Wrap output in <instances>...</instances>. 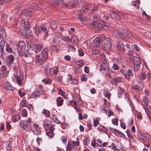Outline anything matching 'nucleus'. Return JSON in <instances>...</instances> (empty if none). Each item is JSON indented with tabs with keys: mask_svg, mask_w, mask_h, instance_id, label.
I'll list each match as a JSON object with an SVG mask.
<instances>
[{
	"mask_svg": "<svg viewBox=\"0 0 151 151\" xmlns=\"http://www.w3.org/2000/svg\"><path fill=\"white\" fill-rule=\"evenodd\" d=\"M60 38L65 42H70V38L68 36H61Z\"/></svg>",
	"mask_w": 151,
	"mask_h": 151,
	"instance_id": "nucleus-25",
	"label": "nucleus"
},
{
	"mask_svg": "<svg viewBox=\"0 0 151 151\" xmlns=\"http://www.w3.org/2000/svg\"><path fill=\"white\" fill-rule=\"evenodd\" d=\"M49 122L48 120H46L44 122V126L46 127H48L49 126Z\"/></svg>",
	"mask_w": 151,
	"mask_h": 151,
	"instance_id": "nucleus-56",
	"label": "nucleus"
},
{
	"mask_svg": "<svg viewBox=\"0 0 151 151\" xmlns=\"http://www.w3.org/2000/svg\"><path fill=\"white\" fill-rule=\"evenodd\" d=\"M40 28L42 30L43 32H47V29L44 25H41Z\"/></svg>",
	"mask_w": 151,
	"mask_h": 151,
	"instance_id": "nucleus-53",
	"label": "nucleus"
},
{
	"mask_svg": "<svg viewBox=\"0 0 151 151\" xmlns=\"http://www.w3.org/2000/svg\"><path fill=\"white\" fill-rule=\"evenodd\" d=\"M110 15L113 19L119 20L120 18L119 13L116 11H112Z\"/></svg>",
	"mask_w": 151,
	"mask_h": 151,
	"instance_id": "nucleus-8",
	"label": "nucleus"
},
{
	"mask_svg": "<svg viewBox=\"0 0 151 151\" xmlns=\"http://www.w3.org/2000/svg\"><path fill=\"white\" fill-rule=\"evenodd\" d=\"M56 79L59 81H61L62 80V77L60 76H58L56 77Z\"/></svg>",
	"mask_w": 151,
	"mask_h": 151,
	"instance_id": "nucleus-59",
	"label": "nucleus"
},
{
	"mask_svg": "<svg viewBox=\"0 0 151 151\" xmlns=\"http://www.w3.org/2000/svg\"><path fill=\"white\" fill-rule=\"evenodd\" d=\"M36 141L38 144H40V142H42V137H38L36 139Z\"/></svg>",
	"mask_w": 151,
	"mask_h": 151,
	"instance_id": "nucleus-52",
	"label": "nucleus"
},
{
	"mask_svg": "<svg viewBox=\"0 0 151 151\" xmlns=\"http://www.w3.org/2000/svg\"><path fill=\"white\" fill-rule=\"evenodd\" d=\"M90 9V8L87 6H85L83 7L81 11L84 12H87Z\"/></svg>",
	"mask_w": 151,
	"mask_h": 151,
	"instance_id": "nucleus-30",
	"label": "nucleus"
},
{
	"mask_svg": "<svg viewBox=\"0 0 151 151\" xmlns=\"http://www.w3.org/2000/svg\"><path fill=\"white\" fill-rule=\"evenodd\" d=\"M20 119V115H16L13 116L12 120L14 122H15L19 121Z\"/></svg>",
	"mask_w": 151,
	"mask_h": 151,
	"instance_id": "nucleus-23",
	"label": "nucleus"
},
{
	"mask_svg": "<svg viewBox=\"0 0 151 151\" xmlns=\"http://www.w3.org/2000/svg\"><path fill=\"white\" fill-rule=\"evenodd\" d=\"M0 36L3 38L6 36V34L4 28L2 27H0Z\"/></svg>",
	"mask_w": 151,
	"mask_h": 151,
	"instance_id": "nucleus-12",
	"label": "nucleus"
},
{
	"mask_svg": "<svg viewBox=\"0 0 151 151\" xmlns=\"http://www.w3.org/2000/svg\"><path fill=\"white\" fill-rule=\"evenodd\" d=\"M23 15L25 16H30L32 14L33 12L32 10L29 9H27L24 10L22 12Z\"/></svg>",
	"mask_w": 151,
	"mask_h": 151,
	"instance_id": "nucleus-9",
	"label": "nucleus"
},
{
	"mask_svg": "<svg viewBox=\"0 0 151 151\" xmlns=\"http://www.w3.org/2000/svg\"><path fill=\"white\" fill-rule=\"evenodd\" d=\"M99 51L97 50H94L92 51V53L94 54H97L99 53Z\"/></svg>",
	"mask_w": 151,
	"mask_h": 151,
	"instance_id": "nucleus-55",
	"label": "nucleus"
},
{
	"mask_svg": "<svg viewBox=\"0 0 151 151\" xmlns=\"http://www.w3.org/2000/svg\"><path fill=\"white\" fill-rule=\"evenodd\" d=\"M18 45L21 49H23L25 46L24 42L22 41H20L18 42Z\"/></svg>",
	"mask_w": 151,
	"mask_h": 151,
	"instance_id": "nucleus-24",
	"label": "nucleus"
},
{
	"mask_svg": "<svg viewBox=\"0 0 151 151\" xmlns=\"http://www.w3.org/2000/svg\"><path fill=\"white\" fill-rule=\"evenodd\" d=\"M147 78L148 81H149L151 80V74L150 73H148L147 74Z\"/></svg>",
	"mask_w": 151,
	"mask_h": 151,
	"instance_id": "nucleus-60",
	"label": "nucleus"
},
{
	"mask_svg": "<svg viewBox=\"0 0 151 151\" xmlns=\"http://www.w3.org/2000/svg\"><path fill=\"white\" fill-rule=\"evenodd\" d=\"M103 42V47L104 49L106 50H109L111 46L110 40L109 38H106L104 39Z\"/></svg>",
	"mask_w": 151,
	"mask_h": 151,
	"instance_id": "nucleus-2",
	"label": "nucleus"
},
{
	"mask_svg": "<svg viewBox=\"0 0 151 151\" xmlns=\"http://www.w3.org/2000/svg\"><path fill=\"white\" fill-rule=\"evenodd\" d=\"M143 101L146 106H147L148 105V100L147 98V97L146 96H145L144 97Z\"/></svg>",
	"mask_w": 151,
	"mask_h": 151,
	"instance_id": "nucleus-40",
	"label": "nucleus"
},
{
	"mask_svg": "<svg viewBox=\"0 0 151 151\" xmlns=\"http://www.w3.org/2000/svg\"><path fill=\"white\" fill-rule=\"evenodd\" d=\"M146 76L145 74L143 73H141L139 75V78H142L143 80L145 79L146 78Z\"/></svg>",
	"mask_w": 151,
	"mask_h": 151,
	"instance_id": "nucleus-45",
	"label": "nucleus"
},
{
	"mask_svg": "<svg viewBox=\"0 0 151 151\" xmlns=\"http://www.w3.org/2000/svg\"><path fill=\"white\" fill-rule=\"evenodd\" d=\"M76 64L79 68H80L82 66H83V64L82 60L77 61L76 62Z\"/></svg>",
	"mask_w": 151,
	"mask_h": 151,
	"instance_id": "nucleus-29",
	"label": "nucleus"
},
{
	"mask_svg": "<svg viewBox=\"0 0 151 151\" xmlns=\"http://www.w3.org/2000/svg\"><path fill=\"white\" fill-rule=\"evenodd\" d=\"M97 26L98 30L100 29H105L106 30L108 27L106 25H103L101 23L96 22H93L90 24V27H95Z\"/></svg>",
	"mask_w": 151,
	"mask_h": 151,
	"instance_id": "nucleus-3",
	"label": "nucleus"
},
{
	"mask_svg": "<svg viewBox=\"0 0 151 151\" xmlns=\"http://www.w3.org/2000/svg\"><path fill=\"white\" fill-rule=\"evenodd\" d=\"M112 123L115 125H117L118 124V120L117 118L113 119H112Z\"/></svg>",
	"mask_w": 151,
	"mask_h": 151,
	"instance_id": "nucleus-36",
	"label": "nucleus"
},
{
	"mask_svg": "<svg viewBox=\"0 0 151 151\" xmlns=\"http://www.w3.org/2000/svg\"><path fill=\"white\" fill-rule=\"evenodd\" d=\"M42 113L43 114H45L47 117H49L50 116L49 111L45 109H44L42 111Z\"/></svg>",
	"mask_w": 151,
	"mask_h": 151,
	"instance_id": "nucleus-27",
	"label": "nucleus"
},
{
	"mask_svg": "<svg viewBox=\"0 0 151 151\" xmlns=\"http://www.w3.org/2000/svg\"><path fill=\"white\" fill-rule=\"evenodd\" d=\"M117 132V134H118L119 135V136L121 137V136H122V137H125V136L124 133L119 131H118Z\"/></svg>",
	"mask_w": 151,
	"mask_h": 151,
	"instance_id": "nucleus-46",
	"label": "nucleus"
},
{
	"mask_svg": "<svg viewBox=\"0 0 151 151\" xmlns=\"http://www.w3.org/2000/svg\"><path fill=\"white\" fill-rule=\"evenodd\" d=\"M116 46L119 49L122 51H124V47L123 43L121 41H119L117 44L116 45Z\"/></svg>",
	"mask_w": 151,
	"mask_h": 151,
	"instance_id": "nucleus-13",
	"label": "nucleus"
},
{
	"mask_svg": "<svg viewBox=\"0 0 151 151\" xmlns=\"http://www.w3.org/2000/svg\"><path fill=\"white\" fill-rule=\"evenodd\" d=\"M50 27L53 29H56L57 27L56 23L54 21H51L50 22Z\"/></svg>",
	"mask_w": 151,
	"mask_h": 151,
	"instance_id": "nucleus-22",
	"label": "nucleus"
},
{
	"mask_svg": "<svg viewBox=\"0 0 151 151\" xmlns=\"http://www.w3.org/2000/svg\"><path fill=\"white\" fill-rule=\"evenodd\" d=\"M31 121V119L29 118L27 120L20 121L19 125L25 130L29 131L32 128L30 124Z\"/></svg>",
	"mask_w": 151,
	"mask_h": 151,
	"instance_id": "nucleus-1",
	"label": "nucleus"
},
{
	"mask_svg": "<svg viewBox=\"0 0 151 151\" xmlns=\"http://www.w3.org/2000/svg\"><path fill=\"white\" fill-rule=\"evenodd\" d=\"M47 135L50 138L53 137L54 136L53 133L50 132L47 133Z\"/></svg>",
	"mask_w": 151,
	"mask_h": 151,
	"instance_id": "nucleus-51",
	"label": "nucleus"
},
{
	"mask_svg": "<svg viewBox=\"0 0 151 151\" xmlns=\"http://www.w3.org/2000/svg\"><path fill=\"white\" fill-rule=\"evenodd\" d=\"M117 35L121 38H123L127 36V31L123 29H119L117 31Z\"/></svg>",
	"mask_w": 151,
	"mask_h": 151,
	"instance_id": "nucleus-6",
	"label": "nucleus"
},
{
	"mask_svg": "<svg viewBox=\"0 0 151 151\" xmlns=\"http://www.w3.org/2000/svg\"><path fill=\"white\" fill-rule=\"evenodd\" d=\"M70 41H73L74 42H77L78 41V39L76 37L73 36H72L71 39H70Z\"/></svg>",
	"mask_w": 151,
	"mask_h": 151,
	"instance_id": "nucleus-39",
	"label": "nucleus"
},
{
	"mask_svg": "<svg viewBox=\"0 0 151 151\" xmlns=\"http://www.w3.org/2000/svg\"><path fill=\"white\" fill-rule=\"evenodd\" d=\"M4 88L8 90L13 91L14 90V88L9 83H6L4 85Z\"/></svg>",
	"mask_w": 151,
	"mask_h": 151,
	"instance_id": "nucleus-15",
	"label": "nucleus"
},
{
	"mask_svg": "<svg viewBox=\"0 0 151 151\" xmlns=\"http://www.w3.org/2000/svg\"><path fill=\"white\" fill-rule=\"evenodd\" d=\"M114 113L110 109L108 110V116H110L111 115H113Z\"/></svg>",
	"mask_w": 151,
	"mask_h": 151,
	"instance_id": "nucleus-54",
	"label": "nucleus"
},
{
	"mask_svg": "<svg viewBox=\"0 0 151 151\" xmlns=\"http://www.w3.org/2000/svg\"><path fill=\"white\" fill-rule=\"evenodd\" d=\"M112 68L114 70H118L119 69V67L116 64L114 63L113 65Z\"/></svg>",
	"mask_w": 151,
	"mask_h": 151,
	"instance_id": "nucleus-37",
	"label": "nucleus"
},
{
	"mask_svg": "<svg viewBox=\"0 0 151 151\" xmlns=\"http://www.w3.org/2000/svg\"><path fill=\"white\" fill-rule=\"evenodd\" d=\"M111 145L112 147V148L113 150L115 151H119V149L116 148V147L114 144L113 143Z\"/></svg>",
	"mask_w": 151,
	"mask_h": 151,
	"instance_id": "nucleus-47",
	"label": "nucleus"
},
{
	"mask_svg": "<svg viewBox=\"0 0 151 151\" xmlns=\"http://www.w3.org/2000/svg\"><path fill=\"white\" fill-rule=\"evenodd\" d=\"M133 60L135 69L136 70H139V67L141 63V60L136 56L133 57Z\"/></svg>",
	"mask_w": 151,
	"mask_h": 151,
	"instance_id": "nucleus-4",
	"label": "nucleus"
},
{
	"mask_svg": "<svg viewBox=\"0 0 151 151\" xmlns=\"http://www.w3.org/2000/svg\"><path fill=\"white\" fill-rule=\"evenodd\" d=\"M6 68L5 66H2L1 69V71L4 74H6Z\"/></svg>",
	"mask_w": 151,
	"mask_h": 151,
	"instance_id": "nucleus-35",
	"label": "nucleus"
},
{
	"mask_svg": "<svg viewBox=\"0 0 151 151\" xmlns=\"http://www.w3.org/2000/svg\"><path fill=\"white\" fill-rule=\"evenodd\" d=\"M27 45L28 48L30 49L32 48H33V49L34 48V46L35 44H34L33 42L31 41H28L27 42Z\"/></svg>",
	"mask_w": 151,
	"mask_h": 151,
	"instance_id": "nucleus-21",
	"label": "nucleus"
},
{
	"mask_svg": "<svg viewBox=\"0 0 151 151\" xmlns=\"http://www.w3.org/2000/svg\"><path fill=\"white\" fill-rule=\"evenodd\" d=\"M42 82H44L45 84H48L50 83V80L49 79H44L42 80Z\"/></svg>",
	"mask_w": 151,
	"mask_h": 151,
	"instance_id": "nucleus-49",
	"label": "nucleus"
},
{
	"mask_svg": "<svg viewBox=\"0 0 151 151\" xmlns=\"http://www.w3.org/2000/svg\"><path fill=\"white\" fill-rule=\"evenodd\" d=\"M101 40L99 37L96 38L94 40V42L95 44L96 45H99L101 43Z\"/></svg>",
	"mask_w": 151,
	"mask_h": 151,
	"instance_id": "nucleus-28",
	"label": "nucleus"
},
{
	"mask_svg": "<svg viewBox=\"0 0 151 151\" xmlns=\"http://www.w3.org/2000/svg\"><path fill=\"white\" fill-rule=\"evenodd\" d=\"M65 59L68 61H69L71 59L70 57V56L68 55H66L65 56Z\"/></svg>",
	"mask_w": 151,
	"mask_h": 151,
	"instance_id": "nucleus-61",
	"label": "nucleus"
},
{
	"mask_svg": "<svg viewBox=\"0 0 151 151\" xmlns=\"http://www.w3.org/2000/svg\"><path fill=\"white\" fill-rule=\"evenodd\" d=\"M99 124V122L97 119H95L93 121V126L96 127Z\"/></svg>",
	"mask_w": 151,
	"mask_h": 151,
	"instance_id": "nucleus-48",
	"label": "nucleus"
},
{
	"mask_svg": "<svg viewBox=\"0 0 151 151\" xmlns=\"http://www.w3.org/2000/svg\"><path fill=\"white\" fill-rule=\"evenodd\" d=\"M146 139H147L148 141H151V135L148 133H146Z\"/></svg>",
	"mask_w": 151,
	"mask_h": 151,
	"instance_id": "nucleus-50",
	"label": "nucleus"
},
{
	"mask_svg": "<svg viewBox=\"0 0 151 151\" xmlns=\"http://www.w3.org/2000/svg\"><path fill=\"white\" fill-rule=\"evenodd\" d=\"M21 114L22 116L25 117L27 116V112L25 109H24L22 110Z\"/></svg>",
	"mask_w": 151,
	"mask_h": 151,
	"instance_id": "nucleus-41",
	"label": "nucleus"
},
{
	"mask_svg": "<svg viewBox=\"0 0 151 151\" xmlns=\"http://www.w3.org/2000/svg\"><path fill=\"white\" fill-rule=\"evenodd\" d=\"M87 76L86 75L83 74L82 78L81 79V81H86L87 80Z\"/></svg>",
	"mask_w": 151,
	"mask_h": 151,
	"instance_id": "nucleus-38",
	"label": "nucleus"
},
{
	"mask_svg": "<svg viewBox=\"0 0 151 151\" xmlns=\"http://www.w3.org/2000/svg\"><path fill=\"white\" fill-rule=\"evenodd\" d=\"M48 65H46V68H45V73L46 75L47 76L49 75H50L51 73V69L49 68Z\"/></svg>",
	"mask_w": 151,
	"mask_h": 151,
	"instance_id": "nucleus-20",
	"label": "nucleus"
},
{
	"mask_svg": "<svg viewBox=\"0 0 151 151\" xmlns=\"http://www.w3.org/2000/svg\"><path fill=\"white\" fill-rule=\"evenodd\" d=\"M101 58L103 60V63L106 65V67H108V63H107L106 56L104 54H102L101 56Z\"/></svg>",
	"mask_w": 151,
	"mask_h": 151,
	"instance_id": "nucleus-18",
	"label": "nucleus"
},
{
	"mask_svg": "<svg viewBox=\"0 0 151 151\" xmlns=\"http://www.w3.org/2000/svg\"><path fill=\"white\" fill-rule=\"evenodd\" d=\"M126 132L127 134V135H128V136L129 138H132V139H133L134 140V139L133 138L130 132L128 130Z\"/></svg>",
	"mask_w": 151,
	"mask_h": 151,
	"instance_id": "nucleus-44",
	"label": "nucleus"
},
{
	"mask_svg": "<svg viewBox=\"0 0 151 151\" xmlns=\"http://www.w3.org/2000/svg\"><path fill=\"white\" fill-rule=\"evenodd\" d=\"M48 50L47 49H44L42 52V54H41V55L45 60L48 57Z\"/></svg>",
	"mask_w": 151,
	"mask_h": 151,
	"instance_id": "nucleus-14",
	"label": "nucleus"
},
{
	"mask_svg": "<svg viewBox=\"0 0 151 151\" xmlns=\"http://www.w3.org/2000/svg\"><path fill=\"white\" fill-rule=\"evenodd\" d=\"M44 91L42 90V88H40L37 89L33 93L31 96V98H35L37 96H39L40 95L43 94L44 92Z\"/></svg>",
	"mask_w": 151,
	"mask_h": 151,
	"instance_id": "nucleus-5",
	"label": "nucleus"
},
{
	"mask_svg": "<svg viewBox=\"0 0 151 151\" xmlns=\"http://www.w3.org/2000/svg\"><path fill=\"white\" fill-rule=\"evenodd\" d=\"M9 59L10 60V63H13L14 61V56L12 55H10L9 56Z\"/></svg>",
	"mask_w": 151,
	"mask_h": 151,
	"instance_id": "nucleus-43",
	"label": "nucleus"
},
{
	"mask_svg": "<svg viewBox=\"0 0 151 151\" xmlns=\"http://www.w3.org/2000/svg\"><path fill=\"white\" fill-rule=\"evenodd\" d=\"M42 48V45L40 44H35L34 48L35 52L37 53L40 51Z\"/></svg>",
	"mask_w": 151,
	"mask_h": 151,
	"instance_id": "nucleus-11",
	"label": "nucleus"
},
{
	"mask_svg": "<svg viewBox=\"0 0 151 151\" xmlns=\"http://www.w3.org/2000/svg\"><path fill=\"white\" fill-rule=\"evenodd\" d=\"M45 59L41 55H37L36 57L35 62L36 63H41L44 62Z\"/></svg>",
	"mask_w": 151,
	"mask_h": 151,
	"instance_id": "nucleus-10",
	"label": "nucleus"
},
{
	"mask_svg": "<svg viewBox=\"0 0 151 151\" xmlns=\"http://www.w3.org/2000/svg\"><path fill=\"white\" fill-rule=\"evenodd\" d=\"M14 77H15L17 80V81L19 85H20L22 83V81L23 80V76L20 74L19 76L17 75L14 74Z\"/></svg>",
	"mask_w": 151,
	"mask_h": 151,
	"instance_id": "nucleus-7",
	"label": "nucleus"
},
{
	"mask_svg": "<svg viewBox=\"0 0 151 151\" xmlns=\"http://www.w3.org/2000/svg\"><path fill=\"white\" fill-rule=\"evenodd\" d=\"M77 139L78 140V141L77 142H76L74 141H72V143L74 146H77L79 145V139L78 138H77Z\"/></svg>",
	"mask_w": 151,
	"mask_h": 151,
	"instance_id": "nucleus-42",
	"label": "nucleus"
},
{
	"mask_svg": "<svg viewBox=\"0 0 151 151\" xmlns=\"http://www.w3.org/2000/svg\"><path fill=\"white\" fill-rule=\"evenodd\" d=\"M72 81L71 82V83L74 85H76L78 83L77 80L76 79H73Z\"/></svg>",
	"mask_w": 151,
	"mask_h": 151,
	"instance_id": "nucleus-57",
	"label": "nucleus"
},
{
	"mask_svg": "<svg viewBox=\"0 0 151 151\" xmlns=\"http://www.w3.org/2000/svg\"><path fill=\"white\" fill-rule=\"evenodd\" d=\"M24 29L26 31H28L29 28L30 27L29 25L27 24V22H24Z\"/></svg>",
	"mask_w": 151,
	"mask_h": 151,
	"instance_id": "nucleus-32",
	"label": "nucleus"
},
{
	"mask_svg": "<svg viewBox=\"0 0 151 151\" xmlns=\"http://www.w3.org/2000/svg\"><path fill=\"white\" fill-rule=\"evenodd\" d=\"M78 18L82 22L85 21L86 20V16L82 14H80L79 15Z\"/></svg>",
	"mask_w": 151,
	"mask_h": 151,
	"instance_id": "nucleus-26",
	"label": "nucleus"
},
{
	"mask_svg": "<svg viewBox=\"0 0 151 151\" xmlns=\"http://www.w3.org/2000/svg\"><path fill=\"white\" fill-rule=\"evenodd\" d=\"M111 131V132L114 133L115 134L116 136H119V135L118 134H117V133L118 132V131L116 130V129H113L111 127H109Z\"/></svg>",
	"mask_w": 151,
	"mask_h": 151,
	"instance_id": "nucleus-34",
	"label": "nucleus"
},
{
	"mask_svg": "<svg viewBox=\"0 0 151 151\" xmlns=\"http://www.w3.org/2000/svg\"><path fill=\"white\" fill-rule=\"evenodd\" d=\"M146 134H145L144 135H141V138L142 140H146Z\"/></svg>",
	"mask_w": 151,
	"mask_h": 151,
	"instance_id": "nucleus-58",
	"label": "nucleus"
},
{
	"mask_svg": "<svg viewBox=\"0 0 151 151\" xmlns=\"http://www.w3.org/2000/svg\"><path fill=\"white\" fill-rule=\"evenodd\" d=\"M22 54V56H24L25 57H27V56L29 54V52L27 50H25L24 51H23Z\"/></svg>",
	"mask_w": 151,
	"mask_h": 151,
	"instance_id": "nucleus-33",
	"label": "nucleus"
},
{
	"mask_svg": "<svg viewBox=\"0 0 151 151\" xmlns=\"http://www.w3.org/2000/svg\"><path fill=\"white\" fill-rule=\"evenodd\" d=\"M73 147H72V145L70 142H68V143L67 147L66 149V151H68L70 149Z\"/></svg>",
	"mask_w": 151,
	"mask_h": 151,
	"instance_id": "nucleus-31",
	"label": "nucleus"
},
{
	"mask_svg": "<svg viewBox=\"0 0 151 151\" xmlns=\"http://www.w3.org/2000/svg\"><path fill=\"white\" fill-rule=\"evenodd\" d=\"M84 71L86 73H88L89 72V69L88 67L87 66H85L84 67Z\"/></svg>",
	"mask_w": 151,
	"mask_h": 151,
	"instance_id": "nucleus-62",
	"label": "nucleus"
},
{
	"mask_svg": "<svg viewBox=\"0 0 151 151\" xmlns=\"http://www.w3.org/2000/svg\"><path fill=\"white\" fill-rule=\"evenodd\" d=\"M134 47L135 49L137 51H139V47H138L137 44H134Z\"/></svg>",
	"mask_w": 151,
	"mask_h": 151,
	"instance_id": "nucleus-64",
	"label": "nucleus"
},
{
	"mask_svg": "<svg viewBox=\"0 0 151 151\" xmlns=\"http://www.w3.org/2000/svg\"><path fill=\"white\" fill-rule=\"evenodd\" d=\"M58 72V68H56L55 69H54L53 70V73L55 74L56 75H57V74Z\"/></svg>",
	"mask_w": 151,
	"mask_h": 151,
	"instance_id": "nucleus-63",
	"label": "nucleus"
},
{
	"mask_svg": "<svg viewBox=\"0 0 151 151\" xmlns=\"http://www.w3.org/2000/svg\"><path fill=\"white\" fill-rule=\"evenodd\" d=\"M121 79L120 77H116L114 78L111 81V83L115 85L116 83H119L121 81Z\"/></svg>",
	"mask_w": 151,
	"mask_h": 151,
	"instance_id": "nucleus-17",
	"label": "nucleus"
},
{
	"mask_svg": "<svg viewBox=\"0 0 151 151\" xmlns=\"http://www.w3.org/2000/svg\"><path fill=\"white\" fill-rule=\"evenodd\" d=\"M56 101L58 106H60L63 104V100L61 97H59L57 98Z\"/></svg>",
	"mask_w": 151,
	"mask_h": 151,
	"instance_id": "nucleus-16",
	"label": "nucleus"
},
{
	"mask_svg": "<svg viewBox=\"0 0 151 151\" xmlns=\"http://www.w3.org/2000/svg\"><path fill=\"white\" fill-rule=\"evenodd\" d=\"M50 118L52 120V122H54L57 123L59 124L60 122L57 118L55 115H52L50 117Z\"/></svg>",
	"mask_w": 151,
	"mask_h": 151,
	"instance_id": "nucleus-19",
	"label": "nucleus"
}]
</instances>
